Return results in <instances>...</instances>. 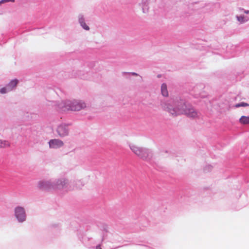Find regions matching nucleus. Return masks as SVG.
<instances>
[{"label":"nucleus","instance_id":"3","mask_svg":"<svg viewBox=\"0 0 249 249\" xmlns=\"http://www.w3.org/2000/svg\"><path fill=\"white\" fill-rule=\"evenodd\" d=\"M68 185V181L65 178L58 179L54 184L50 181H40L39 188L43 190H58L66 188Z\"/></svg>","mask_w":249,"mask_h":249},{"label":"nucleus","instance_id":"20","mask_svg":"<svg viewBox=\"0 0 249 249\" xmlns=\"http://www.w3.org/2000/svg\"><path fill=\"white\" fill-rule=\"evenodd\" d=\"M133 75H137V73H133Z\"/></svg>","mask_w":249,"mask_h":249},{"label":"nucleus","instance_id":"1","mask_svg":"<svg viewBox=\"0 0 249 249\" xmlns=\"http://www.w3.org/2000/svg\"><path fill=\"white\" fill-rule=\"evenodd\" d=\"M174 106V107L170 106L167 107L168 111L173 116H176L184 113L189 117L196 118L198 116V113L194 109H186V106L182 100L175 102Z\"/></svg>","mask_w":249,"mask_h":249},{"label":"nucleus","instance_id":"7","mask_svg":"<svg viewBox=\"0 0 249 249\" xmlns=\"http://www.w3.org/2000/svg\"><path fill=\"white\" fill-rule=\"evenodd\" d=\"M57 131L60 137H64L68 135V130L67 127L64 125H60L57 128Z\"/></svg>","mask_w":249,"mask_h":249},{"label":"nucleus","instance_id":"9","mask_svg":"<svg viewBox=\"0 0 249 249\" xmlns=\"http://www.w3.org/2000/svg\"><path fill=\"white\" fill-rule=\"evenodd\" d=\"M10 142L7 140L0 139V148H6L10 146Z\"/></svg>","mask_w":249,"mask_h":249},{"label":"nucleus","instance_id":"17","mask_svg":"<svg viewBox=\"0 0 249 249\" xmlns=\"http://www.w3.org/2000/svg\"><path fill=\"white\" fill-rule=\"evenodd\" d=\"M9 1V0H2L1 1H0V3L4 2H7V1Z\"/></svg>","mask_w":249,"mask_h":249},{"label":"nucleus","instance_id":"15","mask_svg":"<svg viewBox=\"0 0 249 249\" xmlns=\"http://www.w3.org/2000/svg\"><path fill=\"white\" fill-rule=\"evenodd\" d=\"M79 22L80 24H81L85 22L84 18L83 16H81V17H79Z\"/></svg>","mask_w":249,"mask_h":249},{"label":"nucleus","instance_id":"5","mask_svg":"<svg viewBox=\"0 0 249 249\" xmlns=\"http://www.w3.org/2000/svg\"><path fill=\"white\" fill-rule=\"evenodd\" d=\"M15 216L19 222L25 221L26 214L23 208L18 207L15 209Z\"/></svg>","mask_w":249,"mask_h":249},{"label":"nucleus","instance_id":"16","mask_svg":"<svg viewBox=\"0 0 249 249\" xmlns=\"http://www.w3.org/2000/svg\"><path fill=\"white\" fill-rule=\"evenodd\" d=\"M0 92L2 94H4V93H6V92H7L6 88H3L1 89L0 90Z\"/></svg>","mask_w":249,"mask_h":249},{"label":"nucleus","instance_id":"13","mask_svg":"<svg viewBox=\"0 0 249 249\" xmlns=\"http://www.w3.org/2000/svg\"><path fill=\"white\" fill-rule=\"evenodd\" d=\"M237 18L238 20L241 23H243L247 21V20L244 19V17L243 16H237Z\"/></svg>","mask_w":249,"mask_h":249},{"label":"nucleus","instance_id":"11","mask_svg":"<svg viewBox=\"0 0 249 249\" xmlns=\"http://www.w3.org/2000/svg\"><path fill=\"white\" fill-rule=\"evenodd\" d=\"M161 93L164 96H168V92L167 90V86L165 84H162L161 86Z\"/></svg>","mask_w":249,"mask_h":249},{"label":"nucleus","instance_id":"21","mask_svg":"<svg viewBox=\"0 0 249 249\" xmlns=\"http://www.w3.org/2000/svg\"><path fill=\"white\" fill-rule=\"evenodd\" d=\"M9 1H11L14 2V0H9Z\"/></svg>","mask_w":249,"mask_h":249},{"label":"nucleus","instance_id":"8","mask_svg":"<svg viewBox=\"0 0 249 249\" xmlns=\"http://www.w3.org/2000/svg\"><path fill=\"white\" fill-rule=\"evenodd\" d=\"M18 80L15 79L11 81L7 86L8 90L9 91L11 90L14 88L16 87L18 83Z\"/></svg>","mask_w":249,"mask_h":249},{"label":"nucleus","instance_id":"19","mask_svg":"<svg viewBox=\"0 0 249 249\" xmlns=\"http://www.w3.org/2000/svg\"><path fill=\"white\" fill-rule=\"evenodd\" d=\"M96 249H102L99 246H97Z\"/></svg>","mask_w":249,"mask_h":249},{"label":"nucleus","instance_id":"2","mask_svg":"<svg viewBox=\"0 0 249 249\" xmlns=\"http://www.w3.org/2000/svg\"><path fill=\"white\" fill-rule=\"evenodd\" d=\"M58 106V107L62 111H78L86 107L85 103L76 100L62 101L59 103Z\"/></svg>","mask_w":249,"mask_h":249},{"label":"nucleus","instance_id":"18","mask_svg":"<svg viewBox=\"0 0 249 249\" xmlns=\"http://www.w3.org/2000/svg\"><path fill=\"white\" fill-rule=\"evenodd\" d=\"M244 12H245L246 14H248V13H249V10H247V11H246V10H245V11H244Z\"/></svg>","mask_w":249,"mask_h":249},{"label":"nucleus","instance_id":"10","mask_svg":"<svg viewBox=\"0 0 249 249\" xmlns=\"http://www.w3.org/2000/svg\"><path fill=\"white\" fill-rule=\"evenodd\" d=\"M239 122L243 124H249V116H242L239 119Z\"/></svg>","mask_w":249,"mask_h":249},{"label":"nucleus","instance_id":"14","mask_svg":"<svg viewBox=\"0 0 249 249\" xmlns=\"http://www.w3.org/2000/svg\"><path fill=\"white\" fill-rule=\"evenodd\" d=\"M80 25L85 30H89V27L86 24V23L85 22L80 24Z\"/></svg>","mask_w":249,"mask_h":249},{"label":"nucleus","instance_id":"6","mask_svg":"<svg viewBox=\"0 0 249 249\" xmlns=\"http://www.w3.org/2000/svg\"><path fill=\"white\" fill-rule=\"evenodd\" d=\"M49 146L52 148H57L63 145V142L62 141L58 139H53L50 141Z\"/></svg>","mask_w":249,"mask_h":249},{"label":"nucleus","instance_id":"4","mask_svg":"<svg viewBox=\"0 0 249 249\" xmlns=\"http://www.w3.org/2000/svg\"><path fill=\"white\" fill-rule=\"evenodd\" d=\"M130 148L135 155L142 160H146L151 156L150 153L148 150L137 145H132L130 146Z\"/></svg>","mask_w":249,"mask_h":249},{"label":"nucleus","instance_id":"12","mask_svg":"<svg viewBox=\"0 0 249 249\" xmlns=\"http://www.w3.org/2000/svg\"><path fill=\"white\" fill-rule=\"evenodd\" d=\"M247 106H249V104L246 103H243V102L239 103V104H237L235 105V107H237V108L241 107H247Z\"/></svg>","mask_w":249,"mask_h":249}]
</instances>
